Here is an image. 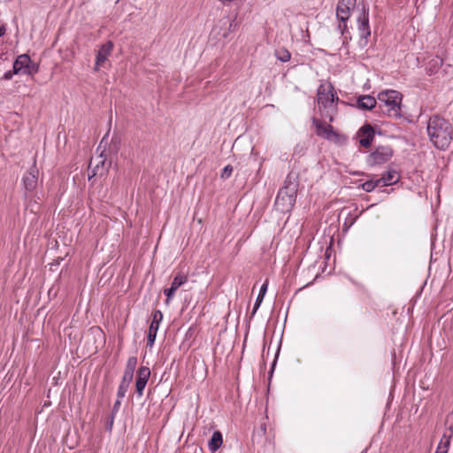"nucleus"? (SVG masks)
Listing matches in <instances>:
<instances>
[{
	"instance_id": "nucleus-1",
	"label": "nucleus",
	"mask_w": 453,
	"mask_h": 453,
	"mask_svg": "<svg viewBox=\"0 0 453 453\" xmlns=\"http://www.w3.org/2000/svg\"><path fill=\"white\" fill-rule=\"evenodd\" d=\"M429 141L438 150H447L453 140V126L446 119L434 115L426 125Z\"/></svg>"
},
{
	"instance_id": "nucleus-2",
	"label": "nucleus",
	"mask_w": 453,
	"mask_h": 453,
	"mask_svg": "<svg viewBox=\"0 0 453 453\" xmlns=\"http://www.w3.org/2000/svg\"><path fill=\"white\" fill-rule=\"evenodd\" d=\"M317 101L321 114L327 118L329 122H333L337 111L336 104L339 102V97L330 82L319 85L317 90Z\"/></svg>"
},
{
	"instance_id": "nucleus-3",
	"label": "nucleus",
	"mask_w": 453,
	"mask_h": 453,
	"mask_svg": "<svg viewBox=\"0 0 453 453\" xmlns=\"http://www.w3.org/2000/svg\"><path fill=\"white\" fill-rule=\"evenodd\" d=\"M379 108L389 116H401L402 95L396 90H384L378 94Z\"/></svg>"
},
{
	"instance_id": "nucleus-4",
	"label": "nucleus",
	"mask_w": 453,
	"mask_h": 453,
	"mask_svg": "<svg viewBox=\"0 0 453 453\" xmlns=\"http://www.w3.org/2000/svg\"><path fill=\"white\" fill-rule=\"evenodd\" d=\"M298 181L297 175L294 173L288 174L284 186L280 189L276 197V203L280 204V202L292 206L296 200V195L297 191Z\"/></svg>"
},
{
	"instance_id": "nucleus-5",
	"label": "nucleus",
	"mask_w": 453,
	"mask_h": 453,
	"mask_svg": "<svg viewBox=\"0 0 453 453\" xmlns=\"http://www.w3.org/2000/svg\"><path fill=\"white\" fill-rule=\"evenodd\" d=\"M359 16L357 17L358 30L360 33V45L365 46L367 44V38L371 35L369 27V8L364 3L357 5Z\"/></svg>"
},
{
	"instance_id": "nucleus-6",
	"label": "nucleus",
	"mask_w": 453,
	"mask_h": 453,
	"mask_svg": "<svg viewBox=\"0 0 453 453\" xmlns=\"http://www.w3.org/2000/svg\"><path fill=\"white\" fill-rule=\"evenodd\" d=\"M393 157V150L390 146H378L369 154L366 163L370 166L380 165L387 163Z\"/></svg>"
},
{
	"instance_id": "nucleus-7",
	"label": "nucleus",
	"mask_w": 453,
	"mask_h": 453,
	"mask_svg": "<svg viewBox=\"0 0 453 453\" xmlns=\"http://www.w3.org/2000/svg\"><path fill=\"white\" fill-rule=\"evenodd\" d=\"M312 126L316 129V134L328 141H338L340 134L334 129L331 125H326L317 118H312Z\"/></svg>"
},
{
	"instance_id": "nucleus-8",
	"label": "nucleus",
	"mask_w": 453,
	"mask_h": 453,
	"mask_svg": "<svg viewBox=\"0 0 453 453\" xmlns=\"http://www.w3.org/2000/svg\"><path fill=\"white\" fill-rule=\"evenodd\" d=\"M111 166V162L106 161V157L101 154L95 160L91 159L89 168H91V174H88V179L96 176H104L108 172Z\"/></svg>"
},
{
	"instance_id": "nucleus-9",
	"label": "nucleus",
	"mask_w": 453,
	"mask_h": 453,
	"mask_svg": "<svg viewBox=\"0 0 453 453\" xmlns=\"http://www.w3.org/2000/svg\"><path fill=\"white\" fill-rule=\"evenodd\" d=\"M357 0H339L336 8V16L339 21H347L349 19L350 12L354 11Z\"/></svg>"
},
{
	"instance_id": "nucleus-10",
	"label": "nucleus",
	"mask_w": 453,
	"mask_h": 453,
	"mask_svg": "<svg viewBox=\"0 0 453 453\" xmlns=\"http://www.w3.org/2000/svg\"><path fill=\"white\" fill-rule=\"evenodd\" d=\"M150 376V370L147 366H142L138 369L135 381V391L139 397L143 395V390Z\"/></svg>"
},
{
	"instance_id": "nucleus-11",
	"label": "nucleus",
	"mask_w": 453,
	"mask_h": 453,
	"mask_svg": "<svg viewBox=\"0 0 453 453\" xmlns=\"http://www.w3.org/2000/svg\"><path fill=\"white\" fill-rule=\"evenodd\" d=\"M162 319H163V313L158 310L155 311L153 312V319L150 323V326L149 328V333H148L147 345L150 347H152L155 342V340L157 337V330L159 327V324L162 321Z\"/></svg>"
},
{
	"instance_id": "nucleus-12",
	"label": "nucleus",
	"mask_w": 453,
	"mask_h": 453,
	"mask_svg": "<svg viewBox=\"0 0 453 453\" xmlns=\"http://www.w3.org/2000/svg\"><path fill=\"white\" fill-rule=\"evenodd\" d=\"M38 169L33 165L28 172L23 176V184L27 191H33L37 187Z\"/></svg>"
},
{
	"instance_id": "nucleus-13",
	"label": "nucleus",
	"mask_w": 453,
	"mask_h": 453,
	"mask_svg": "<svg viewBox=\"0 0 453 453\" xmlns=\"http://www.w3.org/2000/svg\"><path fill=\"white\" fill-rule=\"evenodd\" d=\"M113 49V43L111 41H108L104 44L101 45L100 49L96 53V70H98L100 66L104 65V63L107 60L110 56L111 50Z\"/></svg>"
},
{
	"instance_id": "nucleus-14",
	"label": "nucleus",
	"mask_w": 453,
	"mask_h": 453,
	"mask_svg": "<svg viewBox=\"0 0 453 453\" xmlns=\"http://www.w3.org/2000/svg\"><path fill=\"white\" fill-rule=\"evenodd\" d=\"M358 134L361 137L359 140L360 145L365 148L370 147L374 137V130L372 127L369 124L363 126L359 129Z\"/></svg>"
},
{
	"instance_id": "nucleus-15",
	"label": "nucleus",
	"mask_w": 453,
	"mask_h": 453,
	"mask_svg": "<svg viewBox=\"0 0 453 453\" xmlns=\"http://www.w3.org/2000/svg\"><path fill=\"white\" fill-rule=\"evenodd\" d=\"M30 58L27 54L19 55L13 63V73H19L24 70V73H27V70L29 69Z\"/></svg>"
},
{
	"instance_id": "nucleus-16",
	"label": "nucleus",
	"mask_w": 453,
	"mask_h": 453,
	"mask_svg": "<svg viewBox=\"0 0 453 453\" xmlns=\"http://www.w3.org/2000/svg\"><path fill=\"white\" fill-rule=\"evenodd\" d=\"M452 436H453V428L449 427V432H446L442 434L441 441H440L434 453H448Z\"/></svg>"
},
{
	"instance_id": "nucleus-17",
	"label": "nucleus",
	"mask_w": 453,
	"mask_h": 453,
	"mask_svg": "<svg viewBox=\"0 0 453 453\" xmlns=\"http://www.w3.org/2000/svg\"><path fill=\"white\" fill-rule=\"evenodd\" d=\"M377 104V100L372 96H360L357 99V106L362 110H372Z\"/></svg>"
},
{
	"instance_id": "nucleus-18",
	"label": "nucleus",
	"mask_w": 453,
	"mask_h": 453,
	"mask_svg": "<svg viewBox=\"0 0 453 453\" xmlns=\"http://www.w3.org/2000/svg\"><path fill=\"white\" fill-rule=\"evenodd\" d=\"M378 180L380 187L389 186L398 181L399 174L396 171L390 170Z\"/></svg>"
},
{
	"instance_id": "nucleus-19",
	"label": "nucleus",
	"mask_w": 453,
	"mask_h": 453,
	"mask_svg": "<svg viewBox=\"0 0 453 453\" xmlns=\"http://www.w3.org/2000/svg\"><path fill=\"white\" fill-rule=\"evenodd\" d=\"M222 443V434L219 431H215L208 442L209 449L211 453H215L221 447Z\"/></svg>"
},
{
	"instance_id": "nucleus-20",
	"label": "nucleus",
	"mask_w": 453,
	"mask_h": 453,
	"mask_svg": "<svg viewBox=\"0 0 453 453\" xmlns=\"http://www.w3.org/2000/svg\"><path fill=\"white\" fill-rule=\"evenodd\" d=\"M442 64L443 60L440 57L435 56L432 58L427 63L426 73L432 75L437 73V71L441 67Z\"/></svg>"
},
{
	"instance_id": "nucleus-21",
	"label": "nucleus",
	"mask_w": 453,
	"mask_h": 453,
	"mask_svg": "<svg viewBox=\"0 0 453 453\" xmlns=\"http://www.w3.org/2000/svg\"><path fill=\"white\" fill-rule=\"evenodd\" d=\"M267 287H268V280H265V283L262 285L259 294L257 297L256 303L253 307L252 314H254L257 311V310L258 309V307L260 306V304L263 301V298L266 293Z\"/></svg>"
},
{
	"instance_id": "nucleus-22",
	"label": "nucleus",
	"mask_w": 453,
	"mask_h": 453,
	"mask_svg": "<svg viewBox=\"0 0 453 453\" xmlns=\"http://www.w3.org/2000/svg\"><path fill=\"white\" fill-rule=\"evenodd\" d=\"M188 277L185 274L180 273L174 277L171 287L177 290L181 285L186 283Z\"/></svg>"
},
{
	"instance_id": "nucleus-23",
	"label": "nucleus",
	"mask_w": 453,
	"mask_h": 453,
	"mask_svg": "<svg viewBox=\"0 0 453 453\" xmlns=\"http://www.w3.org/2000/svg\"><path fill=\"white\" fill-rule=\"evenodd\" d=\"M136 365H137V357H130L127 361L124 372L134 374Z\"/></svg>"
},
{
	"instance_id": "nucleus-24",
	"label": "nucleus",
	"mask_w": 453,
	"mask_h": 453,
	"mask_svg": "<svg viewBox=\"0 0 453 453\" xmlns=\"http://www.w3.org/2000/svg\"><path fill=\"white\" fill-rule=\"evenodd\" d=\"M376 187H380L378 179L376 180H367L361 185L362 189L365 192H372Z\"/></svg>"
},
{
	"instance_id": "nucleus-25",
	"label": "nucleus",
	"mask_w": 453,
	"mask_h": 453,
	"mask_svg": "<svg viewBox=\"0 0 453 453\" xmlns=\"http://www.w3.org/2000/svg\"><path fill=\"white\" fill-rule=\"evenodd\" d=\"M275 55L281 62H288L291 58L289 51L285 49L276 50Z\"/></svg>"
},
{
	"instance_id": "nucleus-26",
	"label": "nucleus",
	"mask_w": 453,
	"mask_h": 453,
	"mask_svg": "<svg viewBox=\"0 0 453 453\" xmlns=\"http://www.w3.org/2000/svg\"><path fill=\"white\" fill-rule=\"evenodd\" d=\"M347 21H340L338 25V29L341 32L342 35L343 36V43L347 42L348 36L347 34H349L348 27H347Z\"/></svg>"
},
{
	"instance_id": "nucleus-27",
	"label": "nucleus",
	"mask_w": 453,
	"mask_h": 453,
	"mask_svg": "<svg viewBox=\"0 0 453 453\" xmlns=\"http://www.w3.org/2000/svg\"><path fill=\"white\" fill-rule=\"evenodd\" d=\"M128 388H129V385L120 382L118 391H117V397L124 398L128 390Z\"/></svg>"
},
{
	"instance_id": "nucleus-28",
	"label": "nucleus",
	"mask_w": 453,
	"mask_h": 453,
	"mask_svg": "<svg viewBox=\"0 0 453 453\" xmlns=\"http://www.w3.org/2000/svg\"><path fill=\"white\" fill-rule=\"evenodd\" d=\"M176 291H177V290H176V289H174L173 287H170L169 288H165V289L164 290V293H165V295L166 296V303H168L171 301V299L173 297V296H174V294H175V292H176Z\"/></svg>"
},
{
	"instance_id": "nucleus-29",
	"label": "nucleus",
	"mask_w": 453,
	"mask_h": 453,
	"mask_svg": "<svg viewBox=\"0 0 453 453\" xmlns=\"http://www.w3.org/2000/svg\"><path fill=\"white\" fill-rule=\"evenodd\" d=\"M232 172H233V167L230 165H227L226 166L224 167L222 173H221V177L228 178L232 174Z\"/></svg>"
},
{
	"instance_id": "nucleus-30",
	"label": "nucleus",
	"mask_w": 453,
	"mask_h": 453,
	"mask_svg": "<svg viewBox=\"0 0 453 453\" xmlns=\"http://www.w3.org/2000/svg\"><path fill=\"white\" fill-rule=\"evenodd\" d=\"M133 378H134V374L124 372L122 380H121L120 382L127 384V385L130 386V383L132 382Z\"/></svg>"
},
{
	"instance_id": "nucleus-31",
	"label": "nucleus",
	"mask_w": 453,
	"mask_h": 453,
	"mask_svg": "<svg viewBox=\"0 0 453 453\" xmlns=\"http://www.w3.org/2000/svg\"><path fill=\"white\" fill-rule=\"evenodd\" d=\"M121 399L122 398H118L117 397V400L115 401V403L113 404L112 415H114L115 413H117L119 411L120 404H121Z\"/></svg>"
},
{
	"instance_id": "nucleus-32",
	"label": "nucleus",
	"mask_w": 453,
	"mask_h": 453,
	"mask_svg": "<svg viewBox=\"0 0 453 453\" xmlns=\"http://www.w3.org/2000/svg\"><path fill=\"white\" fill-rule=\"evenodd\" d=\"M13 74H16L15 73H13V69L12 71H8L6 72L4 74V80H11L13 76Z\"/></svg>"
},
{
	"instance_id": "nucleus-33",
	"label": "nucleus",
	"mask_w": 453,
	"mask_h": 453,
	"mask_svg": "<svg viewBox=\"0 0 453 453\" xmlns=\"http://www.w3.org/2000/svg\"><path fill=\"white\" fill-rule=\"evenodd\" d=\"M353 223H354V219H350V221H349V223L347 222V220H345V222H344V226H345L346 228H349V227Z\"/></svg>"
},
{
	"instance_id": "nucleus-34",
	"label": "nucleus",
	"mask_w": 453,
	"mask_h": 453,
	"mask_svg": "<svg viewBox=\"0 0 453 453\" xmlns=\"http://www.w3.org/2000/svg\"><path fill=\"white\" fill-rule=\"evenodd\" d=\"M5 33V28L3 26H0V37L3 36Z\"/></svg>"
},
{
	"instance_id": "nucleus-35",
	"label": "nucleus",
	"mask_w": 453,
	"mask_h": 453,
	"mask_svg": "<svg viewBox=\"0 0 453 453\" xmlns=\"http://www.w3.org/2000/svg\"><path fill=\"white\" fill-rule=\"evenodd\" d=\"M32 72H36V68L35 66L32 67V70H30V68L27 70V73H31Z\"/></svg>"
}]
</instances>
